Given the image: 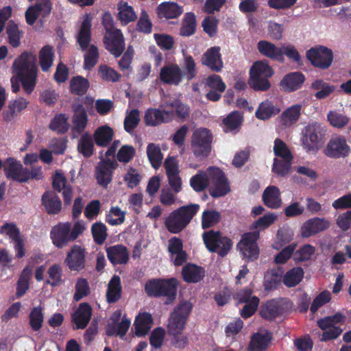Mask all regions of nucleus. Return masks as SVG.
I'll use <instances>...</instances> for the list:
<instances>
[{
    "label": "nucleus",
    "instance_id": "1",
    "mask_svg": "<svg viewBox=\"0 0 351 351\" xmlns=\"http://www.w3.org/2000/svg\"><path fill=\"white\" fill-rule=\"evenodd\" d=\"M193 308L190 302H180L171 313L167 324L171 346L176 349H184L189 343L188 337L183 333L186 320Z\"/></svg>",
    "mask_w": 351,
    "mask_h": 351
},
{
    "label": "nucleus",
    "instance_id": "2",
    "mask_svg": "<svg viewBox=\"0 0 351 351\" xmlns=\"http://www.w3.org/2000/svg\"><path fill=\"white\" fill-rule=\"evenodd\" d=\"M13 72L19 77L23 90L30 95L37 82L36 56L31 51L23 52L14 62Z\"/></svg>",
    "mask_w": 351,
    "mask_h": 351
},
{
    "label": "nucleus",
    "instance_id": "3",
    "mask_svg": "<svg viewBox=\"0 0 351 351\" xmlns=\"http://www.w3.org/2000/svg\"><path fill=\"white\" fill-rule=\"evenodd\" d=\"M92 19L86 14L82 22L76 36L77 43L82 51H86L84 55V69L91 70L97 64L99 58L98 48L95 45H90L91 41Z\"/></svg>",
    "mask_w": 351,
    "mask_h": 351
},
{
    "label": "nucleus",
    "instance_id": "4",
    "mask_svg": "<svg viewBox=\"0 0 351 351\" xmlns=\"http://www.w3.org/2000/svg\"><path fill=\"white\" fill-rule=\"evenodd\" d=\"M178 282L176 278H153L145 285L146 294L151 298H165V304L173 302L177 295Z\"/></svg>",
    "mask_w": 351,
    "mask_h": 351
},
{
    "label": "nucleus",
    "instance_id": "5",
    "mask_svg": "<svg viewBox=\"0 0 351 351\" xmlns=\"http://www.w3.org/2000/svg\"><path fill=\"white\" fill-rule=\"evenodd\" d=\"M199 209V204H191L172 211L165 221L167 229L173 234L180 233L189 224Z\"/></svg>",
    "mask_w": 351,
    "mask_h": 351
},
{
    "label": "nucleus",
    "instance_id": "6",
    "mask_svg": "<svg viewBox=\"0 0 351 351\" xmlns=\"http://www.w3.org/2000/svg\"><path fill=\"white\" fill-rule=\"evenodd\" d=\"M210 184V194L213 197H219V168L210 167L206 171H199L190 179V186L195 192H202Z\"/></svg>",
    "mask_w": 351,
    "mask_h": 351
},
{
    "label": "nucleus",
    "instance_id": "7",
    "mask_svg": "<svg viewBox=\"0 0 351 351\" xmlns=\"http://www.w3.org/2000/svg\"><path fill=\"white\" fill-rule=\"evenodd\" d=\"M248 84L255 91H267L271 87L269 79L274 74L267 60L256 61L250 69Z\"/></svg>",
    "mask_w": 351,
    "mask_h": 351
},
{
    "label": "nucleus",
    "instance_id": "8",
    "mask_svg": "<svg viewBox=\"0 0 351 351\" xmlns=\"http://www.w3.org/2000/svg\"><path fill=\"white\" fill-rule=\"evenodd\" d=\"M213 135L206 128H199L191 137V149L197 158H206L211 151Z\"/></svg>",
    "mask_w": 351,
    "mask_h": 351
},
{
    "label": "nucleus",
    "instance_id": "9",
    "mask_svg": "<svg viewBox=\"0 0 351 351\" xmlns=\"http://www.w3.org/2000/svg\"><path fill=\"white\" fill-rule=\"evenodd\" d=\"M259 238V232H250L245 233L237 243V248L243 257L247 262L258 259L259 256V247L257 241Z\"/></svg>",
    "mask_w": 351,
    "mask_h": 351
},
{
    "label": "nucleus",
    "instance_id": "10",
    "mask_svg": "<svg viewBox=\"0 0 351 351\" xmlns=\"http://www.w3.org/2000/svg\"><path fill=\"white\" fill-rule=\"evenodd\" d=\"M306 56L313 66L323 70L328 69L333 61L332 50L322 45L307 50Z\"/></svg>",
    "mask_w": 351,
    "mask_h": 351
},
{
    "label": "nucleus",
    "instance_id": "11",
    "mask_svg": "<svg viewBox=\"0 0 351 351\" xmlns=\"http://www.w3.org/2000/svg\"><path fill=\"white\" fill-rule=\"evenodd\" d=\"M161 108H149L145 112L143 121L146 126L156 127L162 123H168L174 119L173 110H169L165 107Z\"/></svg>",
    "mask_w": 351,
    "mask_h": 351
},
{
    "label": "nucleus",
    "instance_id": "12",
    "mask_svg": "<svg viewBox=\"0 0 351 351\" xmlns=\"http://www.w3.org/2000/svg\"><path fill=\"white\" fill-rule=\"evenodd\" d=\"M322 130L317 123L310 124L305 128L302 137V145L308 153L315 154L319 149Z\"/></svg>",
    "mask_w": 351,
    "mask_h": 351
},
{
    "label": "nucleus",
    "instance_id": "13",
    "mask_svg": "<svg viewBox=\"0 0 351 351\" xmlns=\"http://www.w3.org/2000/svg\"><path fill=\"white\" fill-rule=\"evenodd\" d=\"M103 40L106 50L115 58L121 56L125 49L124 36L120 29L104 33Z\"/></svg>",
    "mask_w": 351,
    "mask_h": 351
},
{
    "label": "nucleus",
    "instance_id": "14",
    "mask_svg": "<svg viewBox=\"0 0 351 351\" xmlns=\"http://www.w3.org/2000/svg\"><path fill=\"white\" fill-rule=\"evenodd\" d=\"M324 153L331 158H346L350 153V147L348 145L344 136H335L329 141Z\"/></svg>",
    "mask_w": 351,
    "mask_h": 351
},
{
    "label": "nucleus",
    "instance_id": "15",
    "mask_svg": "<svg viewBox=\"0 0 351 351\" xmlns=\"http://www.w3.org/2000/svg\"><path fill=\"white\" fill-rule=\"evenodd\" d=\"M50 237L56 247L61 249L66 246L73 241L71 236V223L60 222L53 226L50 232Z\"/></svg>",
    "mask_w": 351,
    "mask_h": 351
},
{
    "label": "nucleus",
    "instance_id": "16",
    "mask_svg": "<svg viewBox=\"0 0 351 351\" xmlns=\"http://www.w3.org/2000/svg\"><path fill=\"white\" fill-rule=\"evenodd\" d=\"M86 254V249L73 245L66 254L64 263L71 271H80L85 268Z\"/></svg>",
    "mask_w": 351,
    "mask_h": 351
},
{
    "label": "nucleus",
    "instance_id": "17",
    "mask_svg": "<svg viewBox=\"0 0 351 351\" xmlns=\"http://www.w3.org/2000/svg\"><path fill=\"white\" fill-rule=\"evenodd\" d=\"M71 108L73 112L71 132L75 136L84 134L88 119L87 112L82 104H73Z\"/></svg>",
    "mask_w": 351,
    "mask_h": 351
},
{
    "label": "nucleus",
    "instance_id": "18",
    "mask_svg": "<svg viewBox=\"0 0 351 351\" xmlns=\"http://www.w3.org/2000/svg\"><path fill=\"white\" fill-rule=\"evenodd\" d=\"M3 171L7 178L12 179L18 182H26V167H23L20 161L13 158H8L3 165Z\"/></svg>",
    "mask_w": 351,
    "mask_h": 351
},
{
    "label": "nucleus",
    "instance_id": "19",
    "mask_svg": "<svg viewBox=\"0 0 351 351\" xmlns=\"http://www.w3.org/2000/svg\"><path fill=\"white\" fill-rule=\"evenodd\" d=\"M118 164L114 160L107 159L99 162L96 167V178L99 185L106 187L112 181L113 171Z\"/></svg>",
    "mask_w": 351,
    "mask_h": 351
},
{
    "label": "nucleus",
    "instance_id": "20",
    "mask_svg": "<svg viewBox=\"0 0 351 351\" xmlns=\"http://www.w3.org/2000/svg\"><path fill=\"white\" fill-rule=\"evenodd\" d=\"M330 227V222L324 218L313 217L308 219L301 227V234L304 238H308Z\"/></svg>",
    "mask_w": 351,
    "mask_h": 351
},
{
    "label": "nucleus",
    "instance_id": "21",
    "mask_svg": "<svg viewBox=\"0 0 351 351\" xmlns=\"http://www.w3.org/2000/svg\"><path fill=\"white\" fill-rule=\"evenodd\" d=\"M92 313V308L88 303L82 302L80 304L71 315V321L75 325V328H85L90 320Z\"/></svg>",
    "mask_w": 351,
    "mask_h": 351
},
{
    "label": "nucleus",
    "instance_id": "22",
    "mask_svg": "<svg viewBox=\"0 0 351 351\" xmlns=\"http://www.w3.org/2000/svg\"><path fill=\"white\" fill-rule=\"evenodd\" d=\"M168 251L175 266L182 265L187 259V254L183 250V243L181 239L173 237L169 240Z\"/></svg>",
    "mask_w": 351,
    "mask_h": 351
},
{
    "label": "nucleus",
    "instance_id": "23",
    "mask_svg": "<svg viewBox=\"0 0 351 351\" xmlns=\"http://www.w3.org/2000/svg\"><path fill=\"white\" fill-rule=\"evenodd\" d=\"M41 204L48 215H58L62 210V202L53 191H46L41 197Z\"/></svg>",
    "mask_w": 351,
    "mask_h": 351
},
{
    "label": "nucleus",
    "instance_id": "24",
    "mask_svg": "<svg viewBox=\"0 0 351 351\" xmlns=\"http://www.w3.org/2000/svg\"><path fill=\"white\" fill-rule=\"evenodd\" d=\"M183 12V7L173 1L162 2L156 8L158 16L160 19H177Z\"/></svg>",
    "mask_w": 351,
    "mask_h": 351
},
{
    "label": "nucleus",
    "instance_id": "25",
    "mask_svg": "<svg viewBox=\"0 0 351 351\" xmlns=\"http://www.w3.org/2000/svg\"><path fill=\"white\" fill-rule=\"evenodd\" d=\"M257 49L262 56L272 60L284 62L282 49L274 43L267 40H260L257 43Z\"/></svg>",
    "mask_w": 351,
    "mask_h": 351
},
{
    "label": "nucleus",
    "instance_id": "26",
    "mask_svg": "<svg viewBox=\"0 0 351 351\" xmlns=\"http://www.w3.org/2000/svg\"><path fill=\"white\" fill-rule=\"evenodd\" d=\"M182 78V72L178 64L163 66L160 73V80L167 84L178 85Z\"/></svg>",
    "mask_w": 351,
    "mask_h": 351
},
{
    "label": "nucleus",
    "instance_id": "27",
    "mask_svg": "<svg viewBox=\"0 0 351 351\" xmlns=\"http://www.w3.org/2000/svg\"><path fill=\"white\" fill-rule=\"evenodd\" d=\"M262 200L269 208L278 209L282 204L280 189L274 185L266 187L263 193Z\"/></svg>",
    "mask_w": 351,
    "mask_h": 351
},
{
    "label": "nucleus",
    "instance_id": "28",
    "mask_svg": "<svg viewBox=\"0 0 351 351\" xmlns=\"http://www.w3.org/2000/svg\"><path fill=\"white\" fill-rule=\"evenodd\" d=\"M106 254L108 260L112 264H126L129 260L128 248L123 245L117 244L106 248Z\"/></svg>",
    "mask_w": 351,
    "mask_h": 351
},
{
    "label": "nucleus",
    "instance_id": "29",
    "mask_svg": "<svg viewBox=\"0 0 351 351\" xmlns=\"http://www.w3.org/2000/svg\"><path fill=\"white\" fill-rule=\"evenodd\" d=\"M244 118L239 111L234 110L222 120L223 130L226 133L237 134L239 132Z\"/></svg>",
    "mask_w": 351,
    "mask_h": 351
},
{
    "label": "nucleus",
    "instance_id": "30",
    "mask_svg": "<svg viewBox=\"0 0 351 351\" xmlns=\"http://www.w3.org/2000/svg\"><path fill=\"white\" fill-rule=\"evenodd\" d=\"M280 110V107L276 102L266 99L259 104L255 116L258 119L265 121L278 114Z\"/></svg>",
    "mask_w": 351,
    "mask_h": 351
},
{
    "label": "nucleus",
    "instance_id": "31",
    "mask_svg": "<svg viewBox=\"0 0 351 351\" xmlns=\"http://www.w3.org/2000/svg\"><path fill=\"white\" fill-rule=\"evenodd\" d=\"M304 80L305 77L301 72H291L282 78L280 85L285 91L292 92L300 88Z\"/></svg>",
    "mask_w": 351,
    "mask_h": 351
},
{
    "label": "nucleus",
    "instance_id": "32",
    "mask_svg": "<svg viewBox=\"0 0 351 351\" xmlns=\"http://www.w3.org/2000/svg\"><path fill=\"white\" fill-rule=\"evenodd\" d=\"M204 269L193 263H187L182 269V276L186 282L197 283L204 277Z\"/></svg>",
    "mask_w": 351,
    "mask_h": 351
},
{
    "label": "nucleus",
    "instance_id": "33",
    "mask_svg": "<svg viewBox=\"0 0 351 351\" xmlns=\"http://www.w3.org/2000/svg\"><path fill=\"white\" fill-rule=\"evenodd\" d=\"M259 313L265 319L272 320L283 313V308L278 300L272 299L261 306Z\"/></svg>",
    "mask_w": 351,
    "mask_h": 351
},
{
    "label": "nucleus",
    "instance_id": "34",
    "mask_svg": "<svg viewBox=\"0 0 351 351\" xmlns=\"http://www.w3.org/2000/svg\"><path fill=\"white\" fill-rule=\"evenodd\" d=\"M302 105L294 104L282 112L280 117V124L285 128H289L300 119Z\"/></svg>",
    "mask_w": 351,
    "mask_h": 351
},
{
    "label": "nucleus",
    "instance_id": "35",
    "mask_svg": "<svg viewBox=\"0 0 351 351\" xmlns=\"http://www.w3.org/2000/svg\"><path fill=\"white\" fill-rule=\"evenodd\" d=\"M114 136V131L107 125L98 127L94 132L93 140L95 144L100 147H108Z\"/></svg>",
    "mask_w": 351,
    "mask_h": 351
},
{
    "label": "nucleus",
    "instance_id": "36",
    "mask_svg": "<svg viewBox=\"0 0 351 351\" xmlns=\"http://www.w3.org/2000/svg\"><path fill=\"white\" fill-rule=\"evenodd\" d=\"M153 322L152 316L149 313H139L134 321L135 334L138 337L146 335L151 329Z\"/></svg>",
    "mask_w": 351,
    "mask_h": 351
},
{
    "label": "nucleus",
    "instance_id": "37",
    "mask_svg": "<svg viewBox=\"0 0 351 351\" xmlns=\"http://www.w3.org/2000/svg\"><path fill=\"white\" fill-rule=\"evenodd\" d=\"M218 62H219V47L217 46L208 49L201 59L203 65L216 72L219 71Z\"/></svg>",
    "mask_w": 351,
    "mask_h": 351
},
{
    "label": "nucleus",
    "instance_id": "38",
    "mask_svg": "<svg viewBox=\"0 0 351 351\" xmlns=\"http://www.w3.org/2000/svg\"><path fill=\"white\" fill-rule=\"evenodd\" d=\"M55 58V51L50 45H44L38 53L39 64L43 72H47L52 66Z\"/></svg>",
    "mask_w": 351,
    "mask_h": 351
},
{
    "label": "nucleus",
    "instance_id": "39",
    "mask_svg": "<svg viewBox=\"0 0 351 351\" xmlns=\"http://www.w3.org/2000/svg\"><path fill=\"white\" fill-rule=\"evenodd\" d=\"M122 287L121 278L114 275L109 281L106 291V300L108 303H115L121 298Z\"/></svg>",
    "mask_w": 351,
    "mask_h": 351
},
{
    "label": "nucleus",
    "instance_id": "40",
    "mask_svg": "<svg viewBox=\"0 0 351 351\" xmlns=\"http://www.w3.org/2000/svg\"><path fill=\"white\" fill-rule=\"evenodd\" d=\"M196 28L195 14L192 12L185 13L180 29V35L185 37L191 36L195 33Z\"/></svg>",
    "mask_w": 351,
    "mask_h": 351
},
{
    "label": "nucleus",
    "instance_id": "41",
    "mask_svg": "<svg viewBox=\"0 0 351 351\" xmlns=\"http://www.w3.org/2000/svg\"><path fill=\"white\" fill-rule=\"evenodd\" d=\"M94 142L92 136L88 132H84L78 141L77 151L85 158L90 157L95 150Z\"/></svg>",
    "mask_w": 351,
    "mask_h": 351
},
{
    "label": "nucleus",
    "instance_id": "42",
    "mask_svg": "<svg viewBox=\"0 0 351 351\" xmlns=\"http://www.w3.org/2000/svg\"><path fill=\"white\" fill-rule=\"evenodd\" d=\"M29 325L34 332H38L44 323L43 308L41 306L33 307L28 315Z\"/></svg>",
    "mask_w": 351,
    "mask_h": 351
},
{
    "label": "nucleus",
    "instance_id": "43",
    "mask_svg": "<svg viewBox=\"0 0 351 351\" xmlns=\"http://www.w3.org/2000/svg\"><path fill=\"white\" fill-rule=\"evenodd\" d=\"M69 117L64 113L56 114L51 121L49 128L59 134L66 133L69 129Z\"/></svg>",
    "mask_w": 351,
    "mask_h": 351
},
{
    "label": "nucleus",
    "instance_id": "44",
    "mask_svg": "<svg viewBox=\"0 0 351 351\" xmlns=\"http://www.w3.org/2000/svg\"><path fill=\"white\" fill-rule=\"evenodd\" d=\"M147 156L152 167L155 169H158L162 164L163 154L159 145L151 143L147 147Z\"/></svg>",
    "mask_w": 351,
    "mask_h": 351
},
{
    "label": "nucleus",
    "instance_id": "45",
    "mask_svg": "<svg viewBox=\"0 0 351 351\" xmlns=\"http://www.w3.org/2000/svg\"><path fill=\"white\" fill-rule=\"evenodd\" d=\"M90 86L89 82L85 77L77 75L70 81V89L72 94L82 96L85 95Z\"/></svg>",
    "mask_w": 351,
    "mask_h": 351
},
{
    "label": "nucleus",
    "instance_id": "46",
    "mask_svg": "<svg viewBox=\"0 0 351 351\" xmlns=\"http://www.w3.org/2000/svg\"><path fill=\"white\" fill-rule=\"evenodd\" d=\"M311 88L313 90H317L315 94V97L318 99L328 97L335 90L334 85H330L322 80H315L311 84Z\"/></svg>",
    "mask_w": 351,
    "mask_h": 351
},
{
    "label": "nucleus",
    "instance_id": "47",
    "mask_svg": "<svg viewBox=\"0 0 351 351\" xmlns=\"http://www.w3.org/2000/svg\"><path fill=\"white\" fill-rule=\"evenodd\" d=\"M304 271L302 268L296 267L287 271L282 281L287 287H293L302 281Z\"/></svg>",
    "mask_w": 351,
    "mask_h": 351
},
{
    "label": "nucleus",
    "instance_id": "48",
    "mask_svg": "<svg viewBox=\"0 0 351 351\" xmlns=\"http://www.w3.org/2000/svg\"><path fill=\"white\" fill-rule=\"evenodd\" d=\"M130 326V321L125 317L117 324H109L106 328V335L109 337H123L127 333Z\"/></svg>",
    "mask_w": 351,
    "mask_h": 351
},
{
    "label": "nucleus",
    "instance_id": "49",
    "mask_svg": "<svg viewBox=\"0 0 351 351\" xmlns=\"http://www.w3.org/2000/svg\"><path fill=\"white\" fill-rule=\"evenodd\" d=\"M202 239L206 247L209 252H217L219 249V230L204 232L202 234Z\"/></svg>",
    "mask_w": 351,
    "mask_h": 351
},
{
    "label": "nucleus",
    "instance_id": "50",
    "mask_svg": "<svg viewBox=\"0 0 351 351\" xmlns=\"http://www.w3.org/2000/svg\"><path fill=\"white\" fill-rule=\"evenodd\" d=\"M47 274L49 279H47L45 283L53 287H57L64 282L62 280V268L59 264L52 265L48 269Z\"/></svg>",
    "mask_w": 351,
    "mask_h": 351
},
{
    "label": "nucleus",
    "instance_id": "51",
    "mask_svg": "<svg viewBox=\"0 0 351 351\" xmlns=\"http://www.w3.org/2000/svg\"><path fill=\"white\" fill-rule=\"evenodd\" d=\"M270 341L267 335L256 332L253 335L249 345V351H265Z\"/></svg>",
    "mask_w": 351,
    "mask_h": 351
},
{
    "label": "nucleus",
    "instance_id": "52",
    "mask_svg": "<svg viewBox=\"0 0 351 351\" xmlns=\"http://www.w3.org/2000/svg\"><path fill=\"white\" fill-rule=\"evenodd\" d=\"M106 226L100 222H95L91 226V233L93 240L98 245L103 244L108 237Z\"/></svg>",
    "mask_w": 351,
    "mask_h": 351
},
{
    "label": "nucleus",
    "instance_id": "53",
    "mask_svg": "<svg viewBox=\"0 0 351 351\" xmlns=\"http://www.w3.org/2000/svg\"><path fill=\"white\" fill-rule=\"evenodd\" d=\"M160 106L165 107L169 110H173L174 117L176 115L179 118L185 119L189 115V108L178 99L167 101Z\"/></svg>",
    "mask_w": 351,
    "mask_h": 351
},
{
    "label": "nucleus",
    "instance_id": "54",
    "mask_svg": "<svg viewBox=\"0 0 351 351\" xmlns=\"http://www.w3.org/2000/svg\"><path fill=\"white\" fill-rule=\"evenodd\" d=\"M315 253V247L310 244H305L294 251L293 261L296 263L309 261Z\"/></svg>",
    "mask_w": 351,
    "mask_h": 351
},
{
    "label": "nucleus",
    "instance_id": "55",
    "mask_svg": "<svg viewBox=\"0 0 351 351\" xmlns=\"http://www.w3.org/2000/svg\"><path fill=\"white\" fill-rule=\"evenodd\" d=\"M118 18L124 25L134 21L137 16L134 11L133 8L125 2L119 7Z\"/></svg>",
    "mask_w": 351,
    "mask_h": 351
},
{
    "label": "nucleus",
    "instance_id": "56",
    "mask_svg": "<svg viewBox=\"0 0 351 351\" xmlns=\"http://www.w3.org/2000/svg\"><path fill=\"white\" fill-rule=\"evenodd\" d=\"M90 293V289L88 280L84 278H78L75 285L73 300L78 302L82 298L88 296Z\"/></svg>",
    "mask_w": 351,
    "mask_h": 351
},
{
    "label": "nucleus",
    "instance_id": "57",
    "mask_svg": "<svg viewBox=\"0 0 351 351\" xmlns=\"http://www.w3.org/2000/svg\"><path fill=\"white\" fill-rule=\"evenodd\" d=\"M292 160L293 159L278 160L275 158L271 168L272 172L279 176L285 177L291 170Z\"/></svg>",
    "mask_w": 351,
    "mask_h": 351
},
{
    "label": "nucleus",
    "instance_id": "58",
    "mask_svg": "<svg viewBox=\"0 0 351 351\" xmlns=\"http://www.w3.org/2000/svg\"><path fill=\"white\" fill-rule=\"evenodd\" d=\"M6 33L11 46L14 48L18 47L21 45V32L19 31L18 25L11 21L6 27Z\"/></svg>",
    "mask_w": 351,
    "mask_h": 351
},
{
    "label": "nucleus",
    "instance_id": "59",
    "mask_svg": "<svg viewBox=\"0 0 351 351\" xmlns=\"http://www.w3.org/2000/svg\"><path fill=\"white\" fill-rule=\"evenodd\" d=\"M140 122V111L138 109L132 110L125 117L123 125L125 130L132 133Z\"/></svg>",
    "mask_w": 351,
    "mask_h": 351
},
{
    "label": "nucleus",
    "instance_id": "60",
    "mask_svg": "<svg viewBox=\"0 0 351 351\" xmlns=\"http://www.w3.org/2000/svg\"><path fill=\"white\" fill-rule=\"evenodd\" d=\"M98 72L102 80L106 82H116L121 78V75L117 71L106 64L100 65Z\"/></svg>",
    "mask_w": 351,
    "mask_h": 351
},
{
    "label": "nucleus",
    "instance_id": "61",
    "mask_svg": "<svg viewBox=\"0 0 351 351\" xmlns=\"http://www.w3.org/2000/svg\"><path fill=\"white\" fill-rule=\"evenodd\" d=\"M327 118L330 125L337 128H344L350 121V119L346 115L332 111L329 112Z\"/></svg>",
    "mask_w": 351,
    "mask_h": 351
},
{
    "label": "nucleus",
    "instance_id": "62",
    "mask_svg": "<svg viewBox=\"0 0 351 351\" xmlns=\"http://www.w3.org/2000/svg\"><path fill=\"white\" fill-rule=\"evenodd\" d=\"M275 156L282 159H293V156L287 144L280 138H276L274 145Z\"/></svg>",
    "mask_w": 351,
    "mask_h": 351
},
{
    "label": "nucleus",
    "instance_id": "63",
    "mask_svg": "<svg viewBox=\"0 0 351 351\" xmlns=\"http://www.w3.org/2000/svg\"><path fill=\"white\" fill-rule=\"evenodd\" d=\"M136 154V149L132 145H123L117 154L118 161L123 163L130 162Z\"/></svg>",
    "mask_w": 351,
    "mask_h": 351
},
{
    "label": "nucleus",
    "instance_id": "64",
    "mask_svg": "<svg viewBox=\"0 0 351 351\" xmlns=\"http://www.w3.org/2000/svg\"><path fill=\"white\" fill-rule=\"evenodd\" d=\"M277 218V215L273 213L266 214L255 221L252 226V228L265 230L273 224Z\"/></svg>",
    "mask_w": 351,
    "mask_h": 351
}]
</instances>
